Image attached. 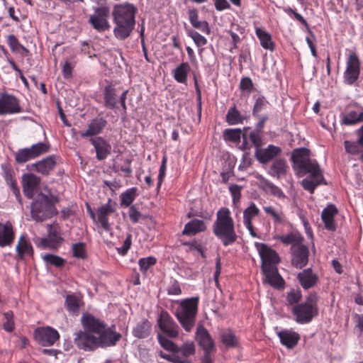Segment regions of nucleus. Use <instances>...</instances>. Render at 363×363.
Returning <instances> with one entry per match:
<instances>
[{
	"label": "nucleus",
	"mask_w": 363,
	"mask_h": 363,
	"mask_svg": "<svg viewBox=\"0 0 363 363\" xmlns=\"http://www.w3.org/2000/svg\"><path fill=\"white\" fill-rule=\"evenodd\" d=\"M360 74V61L354 52H352L347 58L346 69L344 72V82L348 85L353 84Z\"/></svg>",
	"instance_id": "nucleus-11"
},
{
	"label": "nucleus",
	"mask_w": 363,
	"mask_h": 363,
	"mask_svg": "<svg viewBox=\"0 0 363 363\" xmlns=\"http://www.w3.org/2000/svg\"><path fill=\"white\" fill-rule=\"evenodd\" d=\"M167 158L166 155H164L162 160V164L160 165V169H159V174L157 177V190L159 191L161 185L164 181L165 174H166V169H167Z\"/></svg>",
	"instance_id": "nucleus-54"
},
{
	"label": "nucleus",
	"mask_w": 363,
	"mask_h": 363,
	"mask_svg": "<svg viewBox=\"0 0 363 363\" xmlns=\"http://www.w3.org/2000/svg\"><path fill=\"white\" fill-rule=\"evenodd\" d=\"M302 294L299 289H292L287 293L286 301L289 305H296L300 303L299 301L301 300Z\"/></svg>",
	"instance_id": "nucleus-52"
},
{
	"label": "nucleus",
	"mask_w": 363,
	"mask_h": 363,
	"mask_svg": "<svg viewBox=\"0 0 363 363\" xmlns=\"http://www.w3.org/2000/svg\"><path fill=\"white\" fill-rule=\"evenodd\" d=\"M191 67L188 62H182L172 72L174 79L179 83L186 84Z\"/></svg>",
	"instance_id": "nucleus-36"
},
{
	"label": "nucleus",
	"mask_w": 363,
	"mask_h": 363,
	"mask_svg": "<svg viewBox=\"0 0 363 363\" xmlns=\"http://www.w3.org/2000/svg\"><path fill=\"white\" fill-rule=\"evenodd\" d=\"M199 303L198 296L187 298L182 300L176 309L174 315L187 333L191 332L195 325Z\"/></svg>",
	"instance_id": "nucleus-5"
},
{
	"label": "nucleus",
	"mask_w": 363,
	"mask_h": 363,
	"mask_svg": "<svg viewBox=\"0 0 363 363\" xmlns=\"http://www.w3.org/2000/svg\"><path fill=\"white\" fill-rule=\"evenodd\" d=\"M13 226L9 221L6 223H0V247L11 245L14 240Z\"/></svg>",
	"instance_id": "nucleus-28"
},
{
	"label": "nucleus",
	"mask_w": 363,
	"mask_h": 363,
	"mask_svg": "<svg viewBox=\"0 0 363 363\" xmlns=\"http://www.w3.org/2000/svg\"><path fill=\"white\" fill-rule=\"evenodd\" d=\"M81 322L84 331L75 334L74 342L78 348L84 351L114 347L122 338L115 325L108 326L104 320L92 314L84 313Z\"/></svg>",
	"instance_id": "nucleus-1"
},
{
	"label": "nucleus",
	"mask_w": 363,
	"mask_h": 363,
	"mask_svg": "<svg viewBox=\"0 0 363 363\" xmlns=\"http://www.w3.org/2000/svg\"><path fill=\"white\" fill-rule=\"evenodd\" d=\"M107 123L103 117H96L89 121L86 130L80 133V135L84 138L98 135L103 132Z\"/></svg>",
	"instance_id": "nucleus-21"
},
{
	"label": "nucleus",
	"mask_w": 363,
	"mask_h": 363,
	"mask_svg": "<svg viewBox=\"0 0 363 363\" xmlns=\"http://www.w3.org/2000/svg\"><path fill=\"white\" fill-rule=\"evenodd\" d=\"M291 160L292 167L298 177L309 174V177L301 182V185L305 190L313 194L318 186L326 184L322 170L317 161L311 159L308 149L306 147L294 149L291 153Z\"/></svg>",
	"instance_id": "nucleus-2"
},
{
	"label": "nucleus",
	"mask_w": 363,
	"mask_h": 363,
	"mask_svg": "<svg viewBox=\"0 0 363 363\" xmlns=\"http://www.w3.org/2000/svg\"><path fill=\"white\" fill-rule=\"evenodd\" d=\"M3 328L9 333L15 329L14 315L12 311H9L3 314Z\"/></svg>",
	"instance_id": "nucleus-45"
},
{
	"label": "nucleus",
	"mask_w": 363,
	"mask_h": 363,
	"mask_svg": "<svg viewBox=\"0 0 363 363\" xmlns=\"http://www.w3.org/2000/svg\"><path fill=\"white\" fill-rule=\"evenodd\" d=\"M1 169H3V177L7 185L16 180L13 169L7 164H1Z\"/></svg>",
	"instance_id": "nucleus-60"
},
{
	"label": "nucleus",
	"mask_w": 363,
	"mask_h": 363,
	"mask_svg": "<svg viewBox=\"0 0 363 363\" xmlns=\"http://www.w3.org/2000/svg\"><path fill=\"white\" fill-rule=\"evenodd\" d=\"M337 208L333 204L328 205L325 208L321 213V218L324 223L325 228L330 231H335L336 225L334 218L337 214Z\"/></svg>",
	"instance_id": "nucleus-26"
},
{
	"label": "nucleus",
	"mask_w": 363,
	"mask_h": 363,
	"mask_svg": "<svg viewBox=\"0 0 363 363\" xmlns=\"http://www.w3.org/2000/svg\"><path fill=\"white\" fill-rule=\"evenodd\" d=\"M241 133L239 128H227L223 131V138L225 141L238 143L240 140Z\"/></svg>",
	"instance_id": "nucleus-46"
},
{
	"label": "nucleus",
	"mask_w": 363,
	"mask_h": 363,
	"mask_svg": "<svg viewBox=\"0 0 363 363\" xmlns=\"http://www.w3.org/2000/svg\"><path fill=\"white\" fill-rule=\"evenodd\" d=\"M297 279L301 286L305 290L314 287L318 281V276L313 272L311 268L306 269L299 272Z\"/></svg>",
	"instance_id": "nucleus-24"
},
{
	"label": "nucleus",
	"mask_w": 363,
	"mask_h": 363,
	"mask_svg": "<svg viewBox=\"0 0 363 363\" xmlns=\"http://www.w3.org/2000/svg\"><path fill=\"white\" fill-rule=\"evenodd\" d=\"M6 42L13 52H19L21 50L28 52V49L21 45L18 38L13 34L6 37Z\"/></svg>",
	"instance_id": "nucleus-47"
},
{
	"label": "nucleus",
	"mask_w": 363,
	"mask_h": 363,
	"mask_svg": "<svg viewBox=\"0 0 363 363\" xmlns=\"http://www.w3.org/2000/svg\"><path fill=\"white\" fill-rule=\"evenodd\" d=\"M269 104L268 101L265 99L264 96H259L253 106L252 109V115L254 117H258L259 113L267 107Z\"/></svg>",
	"instance_id": "nucleus-50"
},
{
	"label": "nucleus",
	"mask_w": 363,
	"mask_h": 363,
	"mask_svg": "<svg viewBox=\"0 0 363 363\" xmlns=\"http://www.w3.org/2000/svg\"><path fill=\"white\" fill-rule=\"evenodd\" d=\"M137 191L136 187H132L124 191L121 195V205L126 207L132 206V203L138 196Z\"/></svg>",
	"instance_id": "nucleus-41"
},
{
	"label": "nucleus",
	"mask_w": 363,
	"mask_h": 363,
	"mask_svg": "<svg viewBox=\"0 0 363 363\" xmlns=\"http://www.w3.org/2000/svg\"><path fill=\"white\" fill-rule=\"evenodd\" d=\"M80 299L74 294L67 295L65 298V307L69 313H78L79 310Z\"/></svg>",
	"instance_id": "nucleus-42"
},
{
	"label": "nucleus",
	"mask_w": 363,
	"mask_h": 363,
	"mask_svg": "<svg viewBox=\"0 0 363 363\" xmlns=\"http://www.w3.org/2000/svg\"><path fill=\"white\" fill-rule=\"evenodd\" d=\"M157 259L153 257L140 258L138 264L141 271L146 272L150 267L155 265Z\"/></svg>",
	"instance_id": "nucleus-56"
},
{
	"label": "nucleus",
	"mask_w": 363,
	"mask_h": 363,
	"mask_svg": "<svg viewBox=\"0 0 363 363\" xmlns=\"http://www.w3.org/2000/svg\"><path fill=\"white\" fill-rule=\"evenodd\" d=\"M43 258L46 263L56 267H62L65 262V260L63 258L52 254H46L43 257Z\"/></svg>",
	"instance_id": "nucleus-51"
},
{
	"label": "nucleus",
	"mask_w": 363,
	"mask_h": 363,
	"mask_svg": "<svg viewBox=\"0 0 363 363\" xmlns=\"http://www.w3.org/2000/svg\"><path fill=\"white\" fill-rule=\"evenodd\" d=\"M73 256L79 258L84 259L86 257V252L85 250V245L83 242L75 243L72 245Z\"/></svg>",
	"instance_id": "nucleus-55"
},
{
	"label": "nucleus",
	"mask_w": 363,
	"mask_h": 363,
	"mask_svg": "<svg viewBox=\"0 0 363 363\" xmlns=\"http://www.w3.org/2000/svg\"><path fill=\"white\" fill-rule=\"evenodd\" d=\"M186 245L189 246V250H196L203 258H206L205 247L197 241L194 240L192 242L185 243Z\"/></svg>",
	"instance_id": "nucleus-62"
},
{
	"label": "nucleus",
	"mask_w": 363,
	"mask_h": 363,
	"mask_svg": "<svg viewBox=\"0 0 363 363\" xmlns=\"http://www.w3.org/2000/svg\"><path fill=\"white\" fill-rule=\"evenodd\" d=\"M257 246L262 260V270H264L269 267H276L280 262L277 252L266 244H257Z\"/></svg>",
	"instance_id": "nucleus-16"
},
{
	"label": "nucleus",
	"mask_w": 363,
	"mask_h": 363,
	"mask_svg": "<svg viewBox=\"0 0 363 363\" xmlns=\"http://www.w3.org/2000/svg\"><path fill=\"white\" fill-rule=\"evenodd\" d=\"M265 189L268 191L272 195L279 199H284L286 197L283 191L277 186L274 184L269 181L264 182Z\"/></svg>",
	"instance_id": "nucleus-49"
},
{
	"label": "nucleus",
	"mask_w": 363,
	"mask_h": 363,
	"mask_svg": "<svg viewBox=\"0 0 363 363\" xmlns=\"http://www.w3.org/2000/svg\"><path fill=\"white\" fill-rule=\"evenodd\" d=\"M89 141L95 149L98 160H104L111 154V146L104 138H91Z\"/></svg>",
	"instance_id": "nucleus-20"
},
{
	"label": "nucleus",
	"mask_w": 363,
	"mask_h": 363,
	"mask_svg": "<svg viewBox=\"0 0 363 363\" xmlns=\"http://www.w3.org/2000/svg\"><path fill=\"white\" fill-rule=\"evenodd\" d=\"M128 216L131 222L133 223H136L139 221L142 215L136 207L134 205H132L129 208Z\"/></svg>",
	"instance_id": "nucleus-64"
},
{
	"label": "nucleus",
	"mask_w": 363,
	"mask_h": 363,
	"mask_svg": "<svg viewBox=\"0 0 363 363\" xmlns=\"http://www.w3.org/2000/svg\"><path fill=\"white\" fill-rule=\"evenodd\" d=\"M206 230V225L203 220L194 219L185 225L182 234L186 235H194L199 233L204 232Z\"/></svg>",
	"instance_id": "nucleus-32"
},
{
	"label": "nucleus",
	"mask_w": 363,
	"mask_h": 363,
	"mask_svg": "<svg viewBox=\"0 0 363 363\" xmlns=\"http://www.w3.org/2000/svg\"><path fill=\"white\" fill-rule=\"evenodd\" d=\"M160 330L171 338L179 336V328L172 317L166 311H162L157 320Z\"/></svg>",
	"instance_id": "nucleus-12"
},
{
	"label": "nucleus",
	"mask_w": 363,
	"mask_h": 363,
	"mask_svg": "<svg viewBox=\"0 0 363 363\" xmlns=\"http://www.w3.org/2000/svg\"><path fill=\"white\" fill-rule=\"evenodd\" d=\"M212 230L214 235L225 247L231 245L237 241L235 222L230 209L226 207H221L217 211Z\"/></svg>",
	"instance_id": "nucleus-4"
},
{
	"label": "nucleus",
	"mask_w": 363,
	"mask_h": 363,
	"mask_svg": "<svg viewBox=\"0 0 363 363\" xmlns=\"http://www.w3.org/2000/svg\"><path fill=\"white\" fill-rule=\"evenodd\" d=\"M104 106L111 110L117 108V89L113 84H108L104 89Z\"/></svg>",
	"instance_id": "nucleus-30"
},
{
	"label": "nucleus",
	"mask_w": 363,
	"mask_h": 363,
	"mask_svg": "<svg viewBox=\"0 0 363 363\" xmlns=\"http://www.w3.org/2000/svg\"><path fill=\"white\" fill-rule=\"evenodd\" d=\"M137 11V8L129 3L118 4L113 6L112 16L116 24L113 34L117 39L123 40L130 36L135 28Z\"/></svg>",
	"instance_id": "nucleus-3"
},
{
	"label": "nucleus",
	"mask_w": 363,
	"mask_h": 363,
	"mask_svg": "<svg viewBox=\"0 0 363 363\" xmlns=\"http://www.w3.org/2000/svg\"><path fill=\"white\" fill-rule=\"evenodd\" d=\"M116 211V203L111 199L108 202L98 208L96 211L98 221L106 231L111 230V224L108 222V216Z\"/></svg>",
	"instance_id": "nucleus-18"
},
{
	"label": "nucleus",
	"mask_w": 363,
	"mask_h": 363,
	"mask_svg": "<svg viewBox=\"0 0 363 363\" xmlns=\"http://www.w3.org/2000/svg\"><path fill=\"white\" fill-rule=\"evenodd\" d=\"M167 291L168 295H180L182 294V289L179 281L176 279H172L167 286Z\"/></svg>",
	"instance_id": "nucleus-61"
},
{
	"label": "nucleus",
	"mask_w": 363,
	"mask_h": 363,
	"mask_svg": "<svg viewBox=\"0 0 363 363\" xmlns=\"http://www.w3.org/2000/svg\"><path fill=\"white\" fill-rule=\"evenodd\" d=\"M220 338L222 343L227 347H235L238 345L237 337L231 330L223 331Z\"/></svg>",
	"instance_id": "nucleus-44"
},
{
	"label": "nucleus",
	"mask_w": 363,
	"mask_h": 363,
	"mask_svg": "<svg viewBox=\"0 0 363 363\" xmlns=\"http://www.w3.org/2000/svg\"><path fill=\"white\" fill-rule=\"evenodd\" d=\"M255 33L260 41L262 47L264 49L274 50V43L272 40L271 35L260 28L255 29Z\"/></svg>",
	"instance_id": "nucleus-38"
},
{
	"label": "nucleus",
	"mask_w": 363,
	"mask_h": 363,
	"mask_svg": "<svg viewBox=\"0 0 363 363\" xmlns=\"http://www.w3.org/2000/svg\"><path fill=\"white\" fill-rule=\"evenodd\" d=\"M196 340L205 352H211L215 350L213 340L202 325H199L196 328Z\"/></svg>",
	"instance_id": "nucleus-19"
},
{
	"label": "nucleus",
	"mask_w": 363,
	"mask_h": 363,
	"mask_svg": "<svg viewBox=\"0 0 363 363\" xmlns=\"http://www.w3.org/2000/svg\"><path fill=\"white\" fill-rule=\"evenodd\" d=\"M281 343L287 348H294L300 340V335L298 333L290 330H283L277 333Z\"/></svg>",
	"instance_id": "nucleus-29"
},
{
	"label": "nucleus",
	"mask_w": 363,
	"mask_h": 363,
	"mask_svg": "<svg viewBox=\"0 0 363 363\" xmlns=\"http://www.w3.org/2000/svg\"><path fill=\"white\" fill-rule=\"evenodd\" d=\"M289 167L284 159H276L272 164L269 174L279 179L281 177L286 174Z\"/></svg>",
	"instance_id": "nucleus-35"
},
{
	"label": "nucleus",
	"mask_w": 363,
	"mask_h": 363,
	"mask_svg": "<svg viewBox=\"0 0 363 363\" xmlns=\"http://www.w3.org/2000/svg\"><path fill=\"white\" fill-rule=\"evenodd\" d=\"M254 88V84L250 77H245L241 79L240 89L242 91L251 92Z\"/></svg>",
	"instance_id": "nucleus-63"
},
{
	"label": "nucleus",
	"mask_w": 363,
	"mask_h": 363,
	"mask_svg": "<svg viewBox=\"0 0 363 363\" xmlns=\"http://www.w3.org/2000/svg\"><path fill=\"white\" fill-rule=\"evenodd\" d=\"M39 183L40 179L35 175L32 174L23 175L22 180L23 191L28 199L33 197L35 190L39 185Z\"/></svg>",
	"instance_id": "nucleus-27"
},
{
	"label": "nucleus",
	"mask_w": 363,
	"mask_h": 363,
	"mask_svg": "<svg viewBox=\"0 0 363 363\" xmlns=\"http://www.w3.org/2000/svg\"><path fill=\"white\" fill-rule=\"evenodd\" d=\"M276 239L284 245H291V246L299 245L303 240V237L299 233L294 232L289 233L287 235H277Z\"/></svg>",
	"instance_id": "nucleus-39"
},
{
	"label": "nucleus",
	"mask_w": 363,
	"mask_h": 363,
	"mask_svg": "<svg viewBox=\"0 0 363 363\" xmlns=\"http://www.w3.org/2000/svg\"><path fill=\"white\" fill-rule=\"evenodd\" d=\"M22 112L18 99L13 95L2 93L0 95V115L15 114Z\"/></svg>",
	"instance_id": "nucleus-15"
},
{
	"label": "nucleus",
	"mask_w": 363,
	"mask_h": 363,
	"mask_svg": "<svg viewBox=\"0 0 363 363\" xmlns=\"http://www.w3.org/2000/svg\"><path fill=\"white\" fill-rule=\"evenodd\" d=\"M265 281L275 289H283L285 285L284 279L278 272L277 267H269L262 270Z\"/></svg>",
	"instance_id": "nucleus-23"
},
{
	"label": "nucleus",
	"mask_w": 363,
	"mask_h": 363,
	"mask_svg": "<svg viewBox=\"0 0 363 363\" xmlns=\"http://www.w3.org/2000/svg\"><path fill=\"white\" fill-rule=\"evenodd\" d=\"M50 150V145L45 143H38L30 147L20 149L15 154V160L18 164L26 163L43 154L47 153Z\"/></svg>",
	"instance_id": "nucleus-10"
},
{
	"label": "nucleus",
	"mask_w": 363,
	"mask_h": 363,
	"mask_svg": "<svg viewBox=\"0 0 363 363\" xmlns=\"http://www.w3.org/2000/svg\"><path fill=\"white\" fill-rule=\"evenodd\" d=\"M342 124L345 125H354L363 122V108L356 106L354 108L349 109L345 113L341 120Z\"/></svg>",
	"instance_id": "nucleus-25"
},
{
	"label": "nucleus",
	"mask_w": 363,
	"mask_h": 363,
	"mask_svg": "<svg viewBox=\"0 0 363 363\" xmlns=\"http://www.w3.org/2000/svg\"><path fill=\"white\" fill-rule=\"evenodd\" d=\"M188 35L194 40L198 48L203 47L208 43L207 39L196 30H189Z\"/></svg>",
	"instance_id": "nucleus-53"
},
{
	"label": "nucleus",
	"mask_w": 363,
	"mask_h": 363,
	"mask_svg": "<svg viewBox=\"0 0 363 363\" xmlns=\"http://www.w3.org/2000/svg\"><path fill=\"white\" fill-rule=\"evenodd\" d=\"M94 13L90 15L89 23L99 33L108 30L111 26L108 22L110 9L108 6H98L94 8Z\"/></svg>",
	"instance_id": "nucleus-9"
},
{
	"label": "nucleus",
	"mask_w": 363,
	"mask_h": 363,
	"mask_svg": "<svg viewBox=\"0 0 363 363\" xmlns=\"http://www.w3.org/2000/svg\"><path fill=\"white\" fill-rule=\"evenodd\" d=\"M18 259H23L26 255L33 256V248L32 245L26 240L24 235H21L16 247Z\"/></svg>",
	"instance_id": "nucleus-34"
},
{
	"label": "nucleus",
	"mask_w": 363,
	"mask_h": 363,
	"mask_svg": "<svg viewBox=\"0 0 363 363\" xmlns=\"http://www.w3.org/2000/svg\"><path fill=\"white\" fill-rule=\"evenodd\" d=\"M229 191L233 198V203L237 205L241 199V188L237 184H232L229 186Z\"/></svg>",
	"instance_id": "nucleus-59"
},
{
	"label": "nucleus",
	"mask_w": 363,
	"mask_h": 363,
	"mask_svg": "<svg viewBox=\"0 0 363 363\" xmlns=\"http://www.w3.org/2000/svg\"><path fill=\"white\" fill-rule=\"evenodd\" d=\"M57 213L55 203L43 194H38L31 203V218L36 222H43Z\"/></svg>",
	"instance_id": "nucleus-7"
},
{
	"label": "nucleus",
	"mask_w": 363,
	"mask_h": 363,
	"mask_svg": "<svg viewBox=\"0 0 363 363\" xmlns=\"http://www.w3.org/2000/svg\"><path fill=\"white\" fill-rule=\"evenodd\" d=\"M263 210L267 216L272 218L275 226L286 222V214L281 208L278 209L272 206H264Z\"/></svg>",
	"instance_id": "nucleus-33"
},
{
	"label": "nucleus",
	"mask_w": 363,
	"mask_h": 363,
	"mask_svg": "<svg viewBox=\"0 0 363 363\" xmlns=\"http://www.w3.org/2000/svg\"><path fill=\"white\" fill-rule=\"evenodd\" d=\"M259 209L257 207L255 203H251L250 205L243 211V223L250 225L252 223V219L258 216Z\"/></svg>",
	"instance_id": "nucleus-43"
},
{
	"label": "nucleus",
	"mask_w": 363,
	"mask_h": 363,
	"mask_svg": "<svg viewBox=\"0 0 363 363\" xmlns=\"http://www.w3.org/2000/svg\"><path fill=\"white\" fill-rule=\"evenodd\" d=\"M151 333V323L147 320L138 323L133 330L134 337L139 339L147 338Z\"/></svg>",
	"instance_id": "nucleus-37"
},
{
	"label": "nucleus",
	"mask_w": 363,
	"mask_h": 363,
	"mask_svg": "<svg viewBox=\"0 0 363 363\" xmlns=\"http://www.w3.org/2000/svg\"><path fill=\"white\" fill-rule=\"evenodd\" d=\"M34 339L42 346L53 345L60 338L58 331L51 327L38 328L34 331Z\"/></svg>",
	"instance_id": "nucleus-13"
},
{
	"label": "nucleus",
	"mask_w": 363,
	"mask_h": 363,
	"mask_svg": "<svg viewBox=\"0 0 363 363\" xmlns=\"http://www.w3.org/2000/svg\"><path fill=\"white\" fill-rule=\"evenodd\" d=\"M281 152V147L274 145H269L264 149L256 150L255 157L260 163L267 164L276 157L280 155Z\"/></svg>",
	"instance_id": "nucleus-22"
},
{
	"label": "nucleus",
	"mask_w": 363,
	"mask_h": 363,
	"mask_svg": "<svg viewBox=\"0 0 363 363\" xmlns=\"http://www.w3.org/2000/svg\"><path fill=\"white\" fill-rule=\"evenodd\" d=\"M132 245V235L128 234L125 240H124L123 245L121 247H117L116 250L118 253L122 256L127 255L128 250L130 249Z\"/></svg>",
	"instance_id": "nucleus-58"
},
{
	"label": "nucleus",
	"mask_w": 363,
	"mask_h": 363,
	"mask_svg": "<svg viewBox=\"0 0 363 363\" xmlns=\"http://www.w3.org/2000/svg\"><path fill=\"white\" fill-rule=\"evenodd\" d=\"M243 117L234 105L230 107L225 116V121L228 125H233L243 123Z\"/></svg>",
	"instance_id": "nucleus-40"
},
{
	"label": "nucleus",
	"mask_w": 363,
	"mask_h": 363,
	"mask_svg": "<svg viewBox=\"0 0 363 363\" xmlns=\"http://www.w3.org/2000/svg\"><path fill=\"white\" fill-rule=\"evenodd\" d=\"M196 352L195 345L192 341L185 342L181 347L177 346L175 353L165 354L160 352V356L174 363H191L189 357Z\"/></svg>",
	"instance_id": "nucleus-8"
},
{
	"label": "nucleus",
	"mask_w": 363,
	"mask_h": 363,
	"mask_svg": "<svg viewBox=\"0 0 363 363\" xmlns=\"http://www.w3.org/2000/svg\"><path fill=\"white\" fill-rule=\"evenodd\" d=\"M344 146L345 151L349 154L357 155L361 152L359 148L360 145L357 143V141L355 143L349 140H345Z\"/></svg>",
	"instance_id": "nucleus-57"
},
{
	"label": "nucleus",
	"mask_w": 363,
	"mask_h": 363,
	"mask_svg": "<svg viewBox=\"0 0 363 363\" xmlns=\"http://www.w3.org/2000/svg\"><path fill=\"white\" fill-rule=\"evenodd\" d=\"M157 339L162 347L167 351L171 352L172 354L175 353L176 350L177 349V345L175 343L161 334L157 335Z\"/></svg>",
	"instance_id": "nucleus-48"
},
{
	"label": "nucleus",
	"mask_w": 363,
	"mask_h": 363,
	"mask_svg": "<svg viewBox=\"0 0 363 363\" xmlns=\"http://www.w3.org/2000/svg\"><path fill=\"white\" fill-rule=\"evenodd\" d=\"M47 228L48 237L40 240V245L44 248L57 249L64 240L60 235V227L57 224H49Z\"/></svg>",
	"instance_id": "nucleus-14"
},
{
	"label": "nucleus",
	"mask_w": 363,
	"mask_h": 363,
	"mask_svg": "<svg viewBox=\"0 0 363 363\" xmlns=\"http://www.w3.org/2000/svg\"><path fill=\"white\" fill-rule=\"evenodd\" d=\"M291 313L297 323L303 325L311 323L318 315L317 294H310L304 302L293 306Z\"/></svg>",
	"instance_id": "nucleus-6"
},
{
	"label": "nucleus",
	"mask_w": 363,
	"mask_h": 363,
	"mask_svg": "<svg viewBox=\"0 0 363 363\" xmlns=\"http://www.w3.org/2000/svg\"><path fill=\"white\" fill-rule=\"evenodd\" d=\"M291 264L296 268L301 269L308 262L309 251L306 246L300 244L291 247Z\"/></svg>",
	"instance_id": "nucleus-17"
},
{
	"label": "nucleus",
	"mask_w": 363,
	"mask_h": 363,
	"mask_svg": "<svg viewBox=\"0 0 363 363\" xmlns=\"http://www.w3.org/2000/svg\"><path fill=\"white\" fill-rule=\"evenodd\" d=\"M56 165L55 156H49L33 164L35 170L43 175H48Z\"/></svg>",
	"instance_id": "nucleus-31"
}]
</instances>
